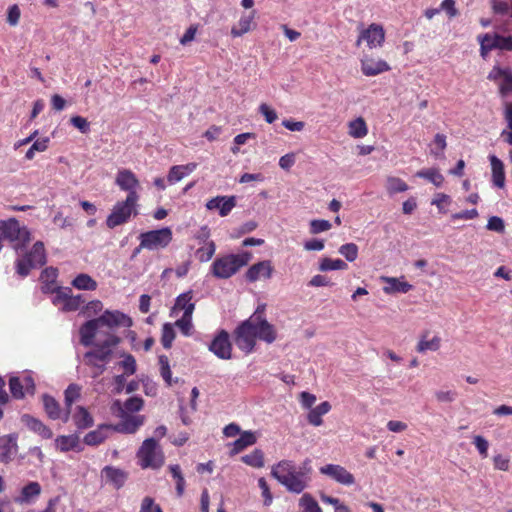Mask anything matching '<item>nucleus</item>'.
<instances>
[{
	"label": "nucleus",
	"instance_id": "obj_1",
	"mask_svg": "<svg viewBox=\"0 0 512 512\" xmlns=\"http://www.w3.org/2000/svg\"><path fill=\"white\" fill-rule=\"evenodd\" d=\"M271 476L289 492L300 494L310 481L308 473L297 467L291 460H281L271 468Z\"/></svg>",
	"mask_w": 512,
	"mask_h": 512
},
{
	"label": "nucleus",
	"instance_id": "obj_2",
	"mask_svg": "<svg viewBox=\"0 0 512 512\" xmlns=\"http://www.w3.org/2000/svg\"><path fill=\"white\" fill-rule=\"evenodd\" d=\"M120 339L114 334L108 333L103 341L98 340L95 348L84 354L86 364L96 369L93 377H98L105 371V365L110 361L112 348L117 346Z\"/></svg>",
	"mask_w": 512,
	"mask_h": 512
},
{
	"label": "nucleus",
	"instance_id": "obj_3",
	"mask_svg": "<svg viewBox=\"0 0 512 512\" xmlns=\"http://www.w3.org/2000/svg\"><path fill=\"white\" fill-rule=\"evenodd\" d=\"M251 258L252 254L247 251L217 257L210 267V272L215 278L228 279L247 265Z\"/></svg>",
	"mask_w": 512,
	"mask_h": 512
},
{
	"label": "nucleus",
	"instance_id": "obj_4",
	"mask_svg": "<svg viewBox=\"0 0 512 512\" xmlns=\"http://www.w3.org/2000/svg\"><path fill=\"white\" fill-rule=\"evenodd\" d=\"M0 239L8 241L15 250L21 249L30 241V232L21 226L16 218L0 221Z\"/></svg>",
	"mask_w": 512,
	"mask_h": 512
},
{
	"label": "nucleus",
	"instance_id": "obj_5",
	"mask_svg": "<svg viewBox=\"0 0 512 512\" xmlns=\"http://www.w3.org/2000/svg\"><path fill=\"white\" fill-rule=\"evenodd\" d=\"M266 305L262 304L257 307L255 312L245 321L250 323L253 336L267 344L273 343L277 338V331L274 325L270 324L265 315Z\"/></svg>",
	"mask_w": 512,
	"mask_h": 512
},
{
	"label": "nucleus",
	"instance_id": "obj_6",
	"mask_svg": "<svg viewBox=\"0 0 512 512\" xmlns=\"http://www.w3.org/2000/svg\"><path fill=\"white\" fill-rule=\"evenodd\" d=\"M137 459L143 469H159L163 466L165 461L162 448L154 437L143 441L137 451Z\"/></svg>",
	"mask_w": 512,
	"mask_h": 512
},
{
	"label": "nucleus",
	"instance_id": "obj_7",
	"mask_svg": "<svg viewBox=\"0 0 512 512\" xmlns=\"http://www.w3.org/2000/svg\"><path fill=\"white\" fill-rule=\"evenodd\" d=\"M138 201L126 198L123 201H118L112 208L111 213L106 219V225L113 229L117 226L125 224L129 221L132 215H138Z\"/></svg>",
	"mask_w": 512,
	"mask_h": 512
},
{
	"label": "nucleus",
	"instance_id": "obj_8",
	"mask_svg": "<svg viewBox=\"0 0 512 512\" xmlns=\"http://www.w3.org/2000/svg\"><path fill=\"white\" fill-rule=\"evenodd\" d=\"M46 263V252L44 244L37 241L31 250L22 258L16 261V270L19 275L25 277L32 268H38Z\"/></svg>",
	"mask_w": 512,
	"mask_h": 512
},
{
	"label": "nucleus",
	"instance_id": "obj_9",
	"mask_svg": "<svg viewBox=\"0 0 512 512\" xmlns=\"http://www.w3.org/2000/svg\"><path fill=\"white\" fill-rule=\"evenodd\" d=\"M112 411L121 418L119 423L112 426V429L116 432L134 434L144 424L145 417L143 415L125 414L120 400L114 401Z\"/></svg>",
	"mask_w": 512,
	"mask_h": 512
},
{
	"label": "nucleus",
	"instance_id": "obj_10",
	"mask_svg": "<svg viewBox=\"0 0 512 512\" xmlns=\"http://www.w3.org/2000/svg\"><path fill=\"white\" fill-rule=\"evenodd\" d=\"M140 248L150 251L166 248L172 241V231L169 227L141 233Z\"/></svg>",
	"mask_w": 512,
	"mask_h": 512
},
{
	"label": "nucleus",
	"instance_id": "obj_11",
	"mask_svg": "<svg viewBox=\"0 0 512 512\" xmlns=\"http://www.w3.org/2000/svg\"><path fill=\"white\" fill-rule=\"evenodd\" d=\"M115 184L120 190L127 192L126 198L139 201L140 182L131 170L120 169L116 174Z\"/></svg>",
	"mask_w": 512,
	"mask_h": 512
},
{
	"label": "nucleus",
	"instance_id": "obj_12",
	"mask_svg": "<svg viewBox=\"0 0 512 512\" xmlns=\"http://www.w3.org/2000/svg\"><path fill=\"white\" fill-rule=\"evenodd\" d=\"M487 79L497 83L501 97L505 98L512 93V69L509 67L493 66Z\"/></svg>",
	"mask_w": 512,
	"mask_h": 512
},
{
	"label": "nucleus",
	"instance_id": "obj_13",
	"mask_svg": "<svg viewBox=\"0 0 512 512\" xmlns=\"http://www.w3.org/2000/svg\"><path fill=\"white\" fill-rule=\"evenodd\" d=\"M366 42L370 49L379 48L385 41V31L380 24L372 23L367 28H362L356 45L359 46L361 42Z\"/></svg>",
	"mask_w": 512,
	"mask_h": 512
},
{
	"label": "nucleus",
	"instance_id": "obj_14",
	"mask_svg": "<svg viewBox=\"0 0 512 512\" xmlns=\"http://www.w3.org/2000/svg\"><path fill=\"white\" fill-rule=\"evenodd\" d=\"M250 326V323L244 320L234 331L235 344L245 354H250L256 345V338L253 336Z\"/></svg>",
	"mask_w": 512,
	"mask_h": 512
},
{
	"label": "nucleus",
	"instance_id": "obj_15",
	"mask_svg": "<svg viewBox=\"0 0 512 512\" xmlns=\"http://www.w3.org/2000/svg\"><path fill=\"white\" fill-rule=\"evenodd\" d=\"M217 358L221 360H229L232 358V343L230 336L226 330H220L213 338L208 346Z\"/></svg>",
	"mask_w": 512,
	"mask_h": 512
},
{
	"label": "nucleus",
	"instance_id": "obj_16",
	"mask_svg": "<svg viewBox=\"0 0 512 512\" xmlns=\"http://www.w3.org/2000/svg\"><path fill=\"white\" fill-rule=\"evenodd\" d=\"M320 473L326 475L339 484L350 486L355 483V478L345 467L337 464H327L320 467Z\"/></svg>",
	"mask_w": 512,
	"mask_h": 512
},
{
	"label": "nucleus",
	"instance_id": "obj_17",
	"mask_svg": "<svg viewBox=\"0 0 512 512\" xmlns=\"http://www.w3.org/2000/svg\"><path fill=\"white\" fill-rule=\"evenodd\" d=\"M96 320L101 327L107 326L108 328H116L132 326L131 318L119 311H106L100 317L96 318Z\"/></svg>",
	"mask_w": 512,
	"mask_h": 512
},
{
	"label": "nucleus",
	"instance_id": "obj_18",
	"mask_svg": "<svg viewBox=\"0 0 512 512\" xmlns=\"http://www.w3.org/2000/svg\"><path fill=\"white\" fill-rule=\"evenodd\" d=\"M273 270L271 261L263 260L250 266L245 273V277L249 282H256L260 279H270Z\"/></svg>",
	"mask_w": 512,
	"mask_h": 512
},
{
	"label": "nucleus",
	"instance_id": "obj_19",
	"mask_svg": "<svg viewBox=\"0 0 512 512\" xmlns=\"http://www.w3.org/2000/svg\"><path fill=\"white\" fill-rule=\"evenodd\" d=\"M389 70V64L383 59L369 56H363L361 59V71L365 76H376Z\"/></svg>",
	"mask_w": 512,
	"mask_h": 512
},
{
	"label": "nucleus",
	"instance_id": "obj_20",
	"mask_svg": "<svg viewBox=\"0 0 512 512\" xmlns=\"http://www.w3.org/2000/svg\"><path fill=\"white\" fill-rule=\"evenodd\" d=\"M17 451V436L15 434L0 437V461L2 463H8L13 460Z\"/></svg>",
	"mask_w": 512,
	"mask_h": 512
},
{
	"label": "nucleus",
	"instance_id": "obj_21",
	"mask_svg": "<svg viewBox=\"0 0 512 512\" xmlns=\"http://www.w3.org/2000/svg\"><path fill=\"white\" fill-rule=\"evenodd\" d=\"M236 206V197L235 196H217L211 198L206 203V208L208 210H219V215L221 217L227 216L232 209Z\"/></svg>",
	"mask_w": 512,
	"mask_h": 512
},
{
	"label": "nucleus",
	"instance_id": "obj_22",
	"mask_svg": "<svg viewBox=\"0 0 512 512\" xmlns=\"http://www.w3.org/2000/svg\"><path fill=\"white\" fill-rule=\"evenodd\" d=\"M43 406L45 412L48 417L52 420H62V422L66 423L70 417V411L65 409L62 410L60 408L59 403L51 396L44 395L43 396Z\"/></svg>",
	"mask_w": 512,
	"mask_h": 512
},
{
	"label": "nucleus",
	"instance_id": "obj_23",
	"mask_svg": "<svg viewBox=\"0 0 512 512\" xmlns=\"http://www.w3.org/2000/svg\"><path fill=\"white\" fill-rule=\"evenodd\" d=\"M21 422L29 430L40 435L43 439H50L53 436L52 430L49 427H47L41 420L29 414L22 415Z\"/></svg>",
	"mask_w": 512,
	"mask_h": 512
},
{
	"label": "nucleus",
	"instance_id": "obj_24",
	"mask_svg": "<svg viewBox=\"0 0 512 512\" xmlns=\"http://www.w3.org/2000/svg\"><path fill=\"white\" fill-rule=\"evenodd\" d=\"M41 485L36 481H31L25 485L20 492V495L14 498L17 504H31L41 494Z\"/></svg>",
	"mask_w": 512,
	"mask_h": 512
},
{
	"label": "nucleus",
	"instance_id": "obj_25",
	"mask_svg": "<svg viewBox=\"0 0 512 512\" xmlns=\"http://www.w3.org/2000/svg\"><path fill=\"white\" fill-rule=\"evenodd\" d=\"M100 328L101 326L98 324L96 319L85 322L79 331L81 344L86 347L91 346L93 344V339L98 334Z\"/></svg>",
	"mask_w": 512,
	"mask_h": 512
},
{
	"label": "nucleus",
	"instance_id": "obj_26",
	"mask_svg": "<svg viewBox=\"0 0 512 512\" xmlns=\"http://www.w3.org/2000/svg\"><path fill=\"white\" fill-rule=\"evenodd\" d=\"M485 41L491 47V50L499 49L504 51H512V37L501 36L497 33L482 34Z\"/></svg>",
	"mask_w": 512,
	"mask_h": 512
},
{
	"label": "nucleus",
	"instance_id": "obj_27",
	"mask_svg": "<svg viewBox=\"0 0 512 512\" xmlns=\"http://www.w3.org/2000/svg\"><path fill=\"white\" fill-rule=\"evenodd\" d=\"M489 161L491 165V171H492V182L494 186L497 188H504L505 186V171H504V164L502 160H500L495 155L489 156Z\"/></svg>",
	"mask_w": 512,
	"mask_h": 512
},
{
	"label": "nucleus",
	"instance_id": "obj_28",
	"mask_svg": "<svg viewBox=\"0 0 512 512\" xmlns=\"http://www.w3.org/2000/svg\"><path fill=\"white\" fill-rule=\"evenodd\" d=\"M197 168L196 163H188L185 165H175L169 170L167 180L169 184H175L181 181L184 177L190 175Z\"/></svg>",
	"mask_w": 512,
	"mask_h": 512
},
{
	"label": "nucleus",
	"instance_id": "obj_29",
	"mask_svg": "<svg viewBox=\"0 0 512 512\" xmlns=\"http://www.w3.org/2000/svg\"><path fill=\"white\" fill-rule=\"evenodd\" d=\"M193 299V291L189 290L182 294H180L176 300L173 307V312L177 310L183 311V315H192L195 309V303L192 301Z\"/></svg>",
	"mask_w": 512,
	"mask_h": 512
},
{
	"label": "nucleus",
	"instance_id": "obj_30",
	"mask_svg": "<svg viewBox=\"0 0 512 512\" xmlns=\"http://www.w3.org/2000/svg\"><path fill=\"white\" fill-rule=\"evenodd\" d=\"M72 420L80 430L87 429L94 424L92 415L83 406H77L72 413Z\"/></svg>",
	"mask_w": 512,
	"mask_h": 512
},
{
	"label": "nucleus",
	"instance_id": "obj_31",
	"mask_svg": "<svg viewBox=\"0 0 512 512\" xmlns=\"http://www.w3.org/2000/svg\"><path fill=\"white\" fill-rule=\"evenodd\" d=\"M102 476L106 481L111 483L115 488L119 489L126 481V474L121 469L106 466L102 470Z\"/></svg>",
	"mask_w": 512,
	"mask_h": 512
},
{
	"label": "nucleus",
	"instance_id": "obj_32",
	"mask_svg": "<svg viewBox=\"0 0 512 512\" xmlns=\"http://www.w3.org/2000/svg\"><path fill=\"white\" fill-rule=\"evenodd\" d=\"M330 410L331 404L328 401H324L315 408H311L307 414L309 424L315 427L321 426L323 424L322 416L327 414Z\"/></svg>",
	"mask_w": 512,
	"mask_h": 512
},
{
	"label": "nucleus",
	"instance_id": "obj_33",
	"mask_svg": "<svg viewBox=\"0 0 512 512\" xmlns=\"http://www.w3.org/2000/svg\"><path fill=\"white\" fill-rule=\"evenodd\" d=\"M382 280L388 284L383 288L386 294L407 293L412 289V285L394 277H383Z\"/></svg>",
	"mask_w": 512,
	"mask_h": 512
},
{
	"label": "nucleus",
	"instance_id": "obj_34",
	"mask_svg": "<svg viewBox=\"0 0 512 512\" xmlns=\"http://www.w3.org/2000/svg\"><path fill=\"white\" fill-rule=\"evenodd\" d=\"M112 429L110 425H100L96 430L87 433L84 442L87 445H98L108 437V431Z\"/></svg>",
	"mask_w": 512,
	"mask_h": 512
},
{
	"label": "nucleus",
	"instance_id": "obj_35",
	"mask_svg": "<svg viewBox=\"0 0 512 512\" xmlns=\"http://www.w3.org/2000/svg\"><path fill=\"white\" fill-rule=\"evenodd\" d=\"M254 19V12L249 15H242L237 23L231 29L233 37H241L252 29Z\"/></svg>",
	"mask_w": 512,
	"mask_h": 512
},
{
	"label": "nucleus",
	"instance_id": "obj_36",
	"mask_svg": "<svg viewBox=\"0 0 512 512\" xmlns=\"http://www.w3.org/2000/svg\"><path fill=\"white\" fill-rule=\"evenodd\" d=\"M256 436L251 431H244L240 434V437L233 442V448L231 451L232 455L238 454L248 446L256 443Z\"/></svg>",
	"mask_w": 512,
	"mask_h": 512
},
{
	"label": "nucleus",
	"instance_id": "obj_37",
	"mask_svg": "<svg viewBox=\"0 0 512 512\" xmlns=\"http://www.w3.org/2000/svg\"><path fill=\"white\" fill-rule=\"evenodd\" d=\"M71 284L78 290L94 291L97 288V282L85 273L77 275Z\"/></svg>",
	"mask_w": 512,
	"mask_h": 512
},
{
	"label": "nucleus",
	"instance_id": "obj_38",
	"mask_svg": "<svg viewBox=\"0 0 512 512\" xmlns=\"http://www.w3.org/2000/svg\"><path fill=\"white\" fill-rule=\"evenodd\" d=\"M57 449L62 452L74 450L79 445V438L77 435H62L55 439Z\"/></svg>",
	"mask_w": 512,
	"mask_h": 512
},
{
	"label": "nucleus",
	"instance_id": "obj_39",
	"mask_svg": "<svg viewBox=\"0 0 512 512\" xmlns=\"http://www.w3.org/2000/svg\"><path fill=\"white\" fill-rule=\"evenodd\" d=\"M386 190L389 195H394L396 193H402L409 189V186L405 181H403L399 177L395 176H388L386 178V184H385Z\"/></svg>",
	"mask_w": 512,
	"mask_h": 512
},
{
	"label": "nucleus",
	"instance_id": "obj_40",
	"mask_svg": "<svg viewBox=\"0 0 512 512\" xmlns=\"http://www.w3.org/2000/svg\"><path fill=\"white\" fill-rule=\"evenodd\" d=\"M441 346V338L439 336H434L432 339H426V335H422L417 346L416 350L419 353H425L427 351H437Z\"/></svg>",
	"mask_w": 512,
	"mask_h": 512
},
{
	"label": "nucleus",
	"instance_id": "obj_41",
	"mask_svg": "<svg viewBox=\"0 0 512 512\" xmlns=\"http://www.w3.org/2000/svg\"><path fill=\"white\" fill-rule=\"evenodd\" d=\"M416 176L428 180L436 187L442 186L444 182L443 175L437 169L434 168L420 170L416 173Z\"/></svg>",
	"mask_w": 512,
	"mask_h": 512
},
{
	"label": "nucleus",
	"instance_id": "obj_42",
	"mask_svg": "<svg viewBox=\"0 0 512 512\" xmlns=\"http://www.w3.org/2000/svg\"><path fill=\"white\" fill-rule=\"evenodd\" d=\"M158 363L160 366V374L165 383L168 386H172L174 383H177V379L173 380L172 372L169 364V359L166 355H160L158 357Z\"/></svg>",
	"mask_w": 512,
	"mask_h": 512
},
{
	"label": "nucleus",
	"instance_id": "obj_43",
	"mask_svg": "<svg viewBox=\"0 0 512 512\" xmlns=\"http://www.w3.org/2000/svg\"><path fill=\"white\" fill-rule=\"evenodd\" d=\"M368 129L363 118L359 117L349 123V135L354 138H363L367 135Z\"/></svg>",
	"mask_w": 512,
	"mask_h": 512
},
{
	"label": "nucleus",
	"instance_id": "obj_44",
	"mask_svg": "<svg viewBox=\"0 0 512 512\" xmlns=\"http://www.w3.org/2000/svg\"><path fill=\"white\" fill-rule=\"evenodd\" d=\"M241 460L246 465L254 468H262L264 466V454L260 449H255L250 454L242 456Z\"/></svg>",
	"mask_w": 512,
	"mask_h": 512
},
{
	"label": "nucleus",
	"instance_id": "obj_45",
	"mask_svg": "<svg viewBox=\"0 0 512 512\" xmlns=\"http://www.w3.org/2000/svg\"><path fill=\"white\" fill-rule=\"evenodd\" d=\"M123 360L118 363V366L123 369V375L131 376L137 371L136 360L131 354H122Z\"/></svg>",
	"mask_w": 512,
	"mask_h": 512
},
{
	"label": "nucleus",
	"instance_id": "obj_46",
	"mask_svg": "<svg viewBox=\"0 0 512 512\" xmlns=\"http://www.w3.org/2000/svg\"><path fill=\"white\" fill-rule=\"evenodd\" d=\"M80 394H81V387L77 384H70L65 392H64V395H65V406H66V409L70 411V413L72 412L71 411V407H72V404L80 398Z\"/></svg>",
	"mask_w": 512,
	"mask_h": 512
},
{
	"label": "nucleus",
	"instance_id": "obj_47",
	"mask_svg": "<svg viewBox=\"0 0 512 512\" xmlns=\"http://www.w3.org/2000/svg\"><path fill=\"white\" fill-rule=\"evenodd\" d=\"M49 141L50 139L48 137L36 139L27 150L25 158L27 160H32L36 152H44L48 148Z\"/></svg>",
	"mask_w": 512,
	"mask_h": 512
},
{
	"label": "nucleus",
	"instance_id": "obj_48",
	"mask_svg": "<svg viewBox=\"0 0 512 512\" xmlns=\"http://www.w3.org/2000/svg\"><path fill=\"white\" fill-rule=\"evenodd\" d=\"M348 265L341 259L324 258L320 262L321 271L345 270Z\"/></svg>",
	"mask_w": 512,
	"mask_h": 512
},
{
	"label": "nucleus",
	"instance_id": "obj_49",
	"mask_svg": "<svg viewBox=\"0 0 512 512\" xmlns=\"http://www.w3.org/2000/svg\"><path fill=\"white\" fill-rule=\"evenodd\" d=\"M216 251V245L213 241L207 242L203 247L196 251V256L200 262H208L211 260Z\"/></svg>",
	"mask_w": 512,
	"mask_h": 512
},
{
	"label": "nucleus",
	"instance_id": "obj_50",
	"mask_svg": "<svg viewBox=\"0 0 512 512\" xmlns=\"http://www.w3.org/2000/svg\"><path fill=\"white\" fill-rule=\"evenodd\" d=\"M143 406L144 401L141 397L138 396L130 397L122 404V408L125 414L139 412Z\"/></svg>",
	"mask_w": 512,
	"mask_h": 512
},
{
	"label": "nucleus",
	"instance_id": "obj_51",
	"mask_svg": "<svg viewBox=\"0 0 512 512\" xmlns=\"http://www.w3.org/2000/svg\"><path fill=\"white\" fill-rule=\"evenodd\" d=\"M175 339L174 326L171 323H165L162 327L161 343L165 349H170Z\"/></svg>",
	"mask_w": 512,
	"mask_h": 512
},
{
	"label": "nucleus",
	"instance_id": "obj_52",
	"mask_svg": "<svg viewBox=\"0 0 512 512\" xmlns=\"http://www.w3.org/2000/svg\"><path fill=\"white\" fill-rule=\"evenodd\" d=\"M299 505L303 508V512H322L316 500L308 493L303 494L299 500Z\"/></svg>",
	"mask_w": 512,
	"mask_h": 512
},
{
	"label": "nucleus",
	"instance_id": "obj_53",
	"mask_svg": "<svg viewBox=\"0 0 512 512\" xmlns=\"http://www.w3.org/2000/svg\"><path fill=\"white\" fill-rule=\"evenodd\" d=\"M175 326L184 336H190L193 330L192 315H182V317L175 322Z\"/></svg>",
	"mask_w": 512,
	"mask_h": 512
},
{
	"label": "nucleus",
	"instance_id": "obj_54",
	"mask_svg": "<svg viewBox=\"0 0 512 512\" xmlns=\"http://www.w3.org/2000/svg\"><path fill=\"white\" fill-rule=\"evenodd\" d=\"M339 253L349 262H353L358 257V247L354 243H347L339 248Z\"/></svg>",
	"mask_w": 512,
	"mask_h": 512
},
{
	"label": "nucleus",
	"instance_id": "obj_55",
	"mask_svg": "<svg viewBox=\"0 0 512 512\" xmlns=\"http://www.w3.org/2000/svg\"><path fill=\"white\" fill-rule=\"evenodd\" d=\"M71 292L72 290L69 287L57 288L52 297V303L60 309V307L67 301Z\"/></svg>",
	"mask_w": 512,
	"mask_h": 512
},
{
	"label": "nucleus",
	"instance_id": "obj_56",
	"mask_svg": "<svg viewBox=\"0 0 512 512\" xmlns=\"http://www.w3.org/2000/svg\"><path fill=\"white\" fill-rule=\"evenodd\" d=\"M9 388L14 398L21 399L24 397L25 390L21 378L11 377L9 380Z\"/></svg>",
	"mask_w": 512,
	"mask_h": 512
},
{
	"label": "nucleus",
	"instance_id": "obj_57",
	"mask_svg": "<svg viewBox=\"0 0 512 512\" xmlns=\"http://www.w3.org/2000/svg\"><path fill=\"white\" fill-rule=\"evenodd\" d=\"M433 144L436 146V149H431V154H433L435 157H442L443 151L446 149L447 142H446V136L444 134H436L434 137Z\"/></svg>",
	"mask_w": 512,
	"mask_h": 512
},
{
	"label": "nucleus",
	"instance_id": "obj_58",
	"mask_svg": "<svg viewBox=\"0 0 512 512\" xmlns=\"http://www.w3.org/2000/svg\"><path fill=\"white\" fill-rule=\"evenodd\" d=\"M331 227V223L324 219H314L310 222V232L312 234H319L321 232L328 231Z\"/></svg>",
	"mask_w": 512,
	"mask_h": 512
},
{
	"label": "nucleus",
	"instance_id": "obj_59",
	"mask_svg": "<svg viewBox=\"0 0 512 512\" xmlns=\"http://www.w3.org/2000/svg\"><path fill=\"white\" fill-rule=\"evenodd\" d=\"M21 17V11L17 4L9 6L7 10V23L10 26H17Z\"/></svg>",
	"mask_w": 512,
	"mask_h": 512
},
{
	"label": "nucleus",
	"instance_id": "obj_60",
	"mask_svg": "<svg viewBox=\"0 0 512 512\" xmlns=\"http://www.w3.org/2000/svg\"><path fill=\"white\" fill-rule=\"evenodd\" d=\"M71 124L77 128L81 133L87 134L90 132V123L82 116H73L70 119Z\"/></svg>",
	"mask_w": 512,
	"mask_h": 512
},
{
	"label": "nucleus",
	"instance_id": "obj_61",
	"mask_svg": "<svg viewBox=\"0 0 512 512\" xmlns=\"http://www.w3.org/2000/svg\"><path fill=\"white\" fill-rule=\"evenodd\" d=\"M486 228L490 231L503 233L505 230L504 221L502 218H500L498 216H491L488 219Z\"/></svg>",
	"mask_w": 512,
	"mask_h": 512
},
{
	"label": "nucleus",
	"instance_id": "obj_62",
	"mask_svg": "<svg viewBox=\"0 0 512 512\" xmlns=\"http://www.w3.org/2000/svg\"><path fill=\"white\" fill-rule=\"evenodd\" d=\"M259 112L265 118L266 122L271 124L275 122L278 118V115L274 109H272L269 105L262 103L259 106Z\"/></svg>",
	"mask_w": 512,
	"mask_h": 512
},
{
	"label": "nucleus",
	"instance_id": "obj_63",
	"mask_svg": "<svg viewBox=\"0 0 512 512\" xmlns=\"http://www.w3.org/2000/svg\"><path fill=\"white\" fill-rule=\"evenodd\" d=\"M473 444L477 448L479 454L483 458H486L488 455V447H489L488 441L483 436L477 435L473 439Z\"/></svg>",
	"mask_w": 512,
	"mask_h": 512
},
{
	"label": "nucleus",
	"instance_id": "obj_64",
	"mask_svg": "<svg viewBox=\"0 0 512 512\" xmlns=\"http://www.w3.org/2000/svg\"><path fill=\"white\" fill-rule=\"evenodd\" d=\"M140 512H162V509L154 503L152 498L145 497L142 501Z\"/></svg>",
	"mask_w": 512,
	"mask_h": 512
}]
</instances>
